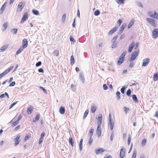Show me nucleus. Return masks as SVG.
Returning a JSON list of instances; mask_svg holds the SVG:
<instances>
[{
	"label": "nucleus",
	"mask_w": 158,
	"mask_h": 158,
	"mask_svg": "<svg viewBox=\"0 0 158 158\" xmlns=\"http://www.w3.org/2000/svg\"><path fill=\"white\" fill-rule=\"evenodd\" d=\"M126 54V52H123L122 53V54L120 56V57L123 58V59H124V56H125Z\"/></svg>",
	"instance_id": "50"
},
{
	"label": "nucleus",
	"mask_w": 158,
	"mask_h": 158,
	"mask_svg": "<svg viewBox=\"0 0 158 158\" xmlns=\"http://www.w3.org/2000/svg\"><path fill=\"white\" fill-rule=\"evenodd\" d=\"M147 142V140L146 139H143L141 143L142 146H144L145 145Z\"/></svg>",
	"instance_id": "35"
},
{
	"label": "nucleus",
	"mask_w": 158,
	"mask_h": 158,
	"mask_svg": "<svg viewBox=\"0 0 158 158\" xmlns=\"http://www.w3.org/2000/svg\"><path fill=\"white\" fill-rule=\"evenodd\" d=\"M93 142V139L92 138V137H90L89 139V145H91L92 142Z\"/></svg>",
	"instance_id": "51"
},
{
	"label": "nucleus",
	"mask_w": 158,
	"mask_h": 158,
	"mask_svg": "<svg viewBox=\"0 0 158 158\" xmlns=\"http://www.w3.org/2000/svg\"><path fill=\"white\" fill-rule=\"evenodd\" d=\"M17 31L18 29L16 28H13L11 30V31L14 34H16L17 32Z\"/></svg>",
	"instance_id": "47"
},
{
	"label": "nucleus",
	"mask_w": 158,
	"mask_h": 158,
	"mask_svg": "<svg viewBox=\"0 0 158 158\" xmlns=\"http://www.w3.org/2000/svg\"><path fill=\"white\" fill-rule=\"evenodd\" d=\"M115 1L118 4H119L123 3L124 2V0H115Z\"/></svg>",
	"instance_id": "40"
},
{
	"label": "nucleus",
	"mask_w": 158,
	"mask_h": 158,
	"mask_svg": "<svg viewBox=\"0 0 158 158\" xmlns=\"http://www.w3.org/2000/svg\"><path fill=\"white\" fill-rule=\"evenodd\" d=\"M123 110L124 111L126 114H127L128 111H129V109L126 106L123 107Z\"/></svg>",
	"instance_id": "44"
},
{
	"label": "nucleus",
	"mask_w": 158,
	"mask_h": 158,
	"mask_svg": "<svg viewBox=\"0 0 158 158\" xmlns=\"http://www.w3.org/2000/svg\"><path fill=\"white\" fill-rule=\"evenodd\" d=\"M146 20L148 21L154 27H157L156 24V20L151 18H148Z\"/></svg>",
	"instance_id": "3"
},
{
	"label": "nucleus",
	"mask_w": 158,
	"mask_h": 158,
	"mask_svg": "<svg viewBox=\"0 0 158 158\" xmlns=\"http://www.w3.org/2000/svg\"><path fill=\"white\" fill-rule=\"evenodd\" d=\"M83 141V139H80V143H79V149L81 151L82 150V142Z\"/></svg>",
	"instance_id": "21"
},
{
	"label": "nucleus",
	"mask_w": 158,
	"mask_h": 158,
	"mask_svg": "<svg viewBox=\"0 0 158 158\" xmlns=\"http://www.w3.org/2000/svg\"><path fill=\"white\" fill-rule=\"evenodd\" d=\"M105 151L102 148H100L98 149L95 150V153L96 154H100L104 152Z\"/></svg>",
	"instance_id": "12"
},
{
	"label": "nucleus",
	"mask_w": 158,
	"mask_h": 158,
	"mask_svg": "<svg viewBox=\"0 0 158 158\" xmlns=\"http://www.w3.org/2000/svg\"><path fill=\"white\" fill-rule=\"evenodd\" d=\"M102 115L101 114H99L98 115V120L100 122V123L99 124H101L102 121Z\"/></svg>",
	"instance_id": "30"
},
{
	"label": "nucleus",
	"mask_w": 158,
	"mask_h": 158,
	"mask_svg": "<svg viewBox=\"0 0 158 158\" xmlns=\"http://www.w3.org/2000/svg\"><path fill=\"white\" fill-rule=\"evenodd\" d=\"M117 38H118L117 35H116L112 39V40H111L112 43L116 42V40Z\"/></svg>",
	"instance_id": "46"
},
{
	"label": "nucleus",
	"mask_w": 158,
	"mask_h": 158,
	"mask_svg": "<svg viewBox=\"0 0 158 158\" xmlns=\"http://www.w3.org/2000/svg\"><path fill=\"white\" fill-rule=\"evenodd\" d=\"M120 94H121L120 93L119 91H117L116 93V95L117 97H118L117 100H119L120 99V98H121V97L120 96Z\"/></svg>",
	"instance_id": "31"
},
{
	"label": "nucleus",
	"mask_w": 158,
	"mask_h": 158,
	"mask_svg": "<svg viewBox=\"0 0 158 158\" xmlns=\"http://www.w3.org/2000/svg\"><path fill=\"white\" fill-rule=\"evenodd\" d=\"M153 37L156 38L158 36V29L155 28L152 32Z\"/></svg>",
	"instance_id": "6"
},
{
	"label": "nucleus",
	"mask_w": 158,
	"mask_h": 158,
	"mask_svg": "<svg viewBox=\"0 0 158 158\" xmlns=\"http://www.w3.org/2000/svg\"><path fill=\"white\" fill-rule=\"evenodd\" d=\"M148 14L150 17L158 19V13L155 12H148Z\"/></svg>",
	"instance_id": "2"
},
{
	"label": "nucleus",
	"mask_w": 158,
	"mask_h": 158,
	"mask_svg": "<svg viewBox=\"0 0 158 158\" xmlns=\"http://www.w3.org/2000/svg\"><path fill=\"white\" fill-rule=\"evenodd\" d=\"M103 88L105 90H106L108 89V87L106 84H104L103 85Z\"/></svg>",
	"instance_id": "55"
},
{
	"label": "nucleus",
	"mask_w": 158,
	"mask_h": 158,
	"mask_svg": "<svg viewBox=\"0 0 158 158\" xmlns=\"http://www.w3.org/2000/svg\"><path fill=\"white\" fill-rule=\"evenodd\" d=\"M126 24L123 23L120 27V30L119 31V34H121L123 32V30L125 29L126 27Z\"/></svg>",
	"instance_id": "19"
},
{
	"label": "nucleus",
	"mask_w": 158,
	"mask_h": 158,
	"mask_svg": "<svg viewBox=\"0 0 158 158\" xmlns=\"http://www.w3.org/2000/svg\"><path fill=\"white\" fill-rule=\"evenodd\" d=\"M133 24H134L133 21H131L129 22V24H128V28H131V26L133 25Z\"/></svg>",
	"instance_id": "37"
},
{
	"label": "nucleus",
	"mask_w": 158,
	"mask_h": 158,
	"mask_svg": "<svg viewBox=\"0 0 158 158\" xmlns=\"http://www.w3.org/2000/svg\"><path fill=\"white\" fill-rule=\"evenodd\" d=\"M97 109V107L96 106L94 105H92L91 106V112L93 113H94Z\"/></svg>",
	"instance_id": "20"
},
{
	"label": "nucleus",
	"mask_w": 158,
	"mask_h": 158,
	"mask_svg": "<svg viewBox=\"0 0 158 158\" xmlns=\"http://www.w3.org/2000/svg\"><path fill=\"white\" fill-rule=\"evenodd\" d=\"M54 55L56 56H58L59 55V51L57 50H55L54 51Z\"/></svg>",
	"instance_id": "54"
},
{
	"label": "nucleus",
	"mask_w": 158,
	"mask_h": 158,
	"mask_svg": "<svg viewBox=\"0 0 158 158\" xmlns=\"http://www.w3.org/2000/svg\"><path fill=\"white\" fill-rule=\"evenodd\" d=\"M100 126V124H99L98 125L97 130V134L98 137H100L101 134Z\"/></svg>",
	"instance_id": "11"
},
{
	"label": "nucleus",
	"mask_w": 158,
	"mask_h": 158,
	"mask_svg": "<svg viewBox=\"0 0 158 158\" xmlns=\"http://www.w3.org/2000/svg\"><path fill=\"white\" fill-rule=\"evenodd\" d=\"M126 88L125 86L123 87L121 89V91L122 94H124L125 93V89Z\"/></svg>",
	"instance_id": "45"
},
{
	"label": "nucleus",
	"mask_w": 158,
	"mask_h": 158,
	"mask_svg": "<svg viewBox=\"0 0 158 158\" xmlns=\"http://www.w3.org/2000/svg\"><path fill=\"white\" fill-rule=\"evenodd\" d=\"M131 89H128L126 92V94L128 96H129L131 95Z\"/></svg>",
	"instance_id": "48"
},
{
	"label": "nucleus",
	"mask_w": 158,
	"mask_h": 158,
	"mask_svg": "<svg viewBox=\"0 0 158 158\" xmlns=\"http://www.w3.org/2000/svg\"><path fill=\"white\" fill-rule=\"evenodd\" d=\"M24 6L25 4L23 2H20L17 8V10L19 11H21L23 9Z\"/></svg>",
	"instance_id": "5"
},
{
	"label": "nucleus",
	"mask_w": 158,
	"mask_h": 158,
	"mask_svg": "<svg viewBox=\"0 0 158 158\" xmlns=\"http://www.w3.org/2000/svg\"><path fill=\"white\" fill-rule=\"evenodd\" d=\"M13 68V66H11L7 69L3 73H1V74L2 75V77L5 76V75L7 74L8 73H9L12 69Z\"/></svg>",
	"instance_id": "4"
},
{
	"label": "nucleus",
	"mask_w": 158,
	"mask_h": 158,
	"mask_svg": "<svg viewBox=\"0 0 158 158\" xmlns=\"http://www.w3.org/2000/svg\"><path fill=\"white\" fill-rule=\"evenodd\" d=\"M111 47L113 48H114L117 47V43L116 42H112Z\"/></svg>",
	"instance_id": "42"
},
{
	"label": "nucleus",
	"mask_w": 158,
	"mask_h": 158,
	"mask_svg": "<svg viewBox=\"0 0 158 158\" xmlns=\"http://www.w3.org/2000/svg\"><path fill=\"white\" fill-rule=\"evenodd\" d=\"M24 48L22 47L20 48L16 52V54L18 55L23 50Z\"/></svg>",
	"instance_id": "29"
},
{
	"label": "nucleus",
	"mask_w": 158,
	"mask_h": 158,
	"mask_svg": "<svg viewBox=\"0 0 158 158\" xmlns=\"http://www.w3.org/2000/svg\"><path fill=\"white\" fill-rule=\"evenodd\" d=\"M109 125L110 127V128L111 130H113L114 127V122L111 121H109Z\"/></svg>",
	"instance_id": "22"
},
{
	"label": "nucleus",
	"mask_w": 158,
	"mask_h": 158,
	"mask_svg": "<svg viewBox=\"0 0 158 158\" xmlns=\"http://www.w3.org/2000/svg\"><path fill=\"white\" fill-rule=\"evenodd\" d=\"M32 12L35 15H38L39 14V12L37 10L33 9L32 10Z\"/></svg>",
	"instance_id": "32"
},
{
	"label": "nucleus",
	"mask_w": 158,
	"mask_h": 158,
	"mask_svg": "<svg viewBox=\"0 0 158 158\" xmlns=\"http://www.w3.org/2000/svg\"><path fill=\"white\" fill-rule=\"evenodd\" d=\"M150 60L148 58H146L143 60V62L142 65V66H146L149 63Z\"/></svg>",
	"instance_id": "7"
},
{
	"label": "nucleus",
	"mask_w": 158,
	"mask_h": 158,
	"mask_svg": "<svg viewBox=\"0 0 158 158\" xmlns=\"http://www.w3.org/2000/svg\"><path fill=\"white\" fill-rule=\"evenodd\" d=\"M40 116V114H37L35 117V119L33 120V122H35L37 121H38L39 119Z\"/></svg>",
	"instance_id": "27"
},
{
	"label": "nucleus",
	"mask_w": 158,
	"mask_h": 158,
	"mask_svg": "<svg viewBox=\"0 0 158 158\" xmlns=\"http://www.w3.org/2000/svg\"><path fill=\"white\" fill-rule=\"evenodd\" d=\"M15 82L13 81L10 84L9 86H14L15 85Z\"/></svg>",
	"instance_id": "58"
},
{
	"label": "nucleus",
	"mask_w": 158,
	"mask_h": 158,
	"mask_svg": "<svg viewBox=\"0 0 158 158\" xmlns=\"http://www.w3.org/2000/svg\"><path fill=\"white\" fill-rule=\"evenodd\" d=\"M42 63L41 61H39L37 62L36 64V66L37 67H38Z\"/></svg>",
	"instance_id": "59"
},
{
	"label": "nucleus",
	"mask_w": 158,
	"mask_h": 158,
	"mask_svg": "<svg viewBox=\"0 0 158 158\" xmlns=\"http://www.w3.org/2000/svg\"><path fill=\"white\" fill-rule=\"evenodd\" d=\"M136 153L137 152L136 150L135 149L134 151L132 158H135L136 155Z\"/></svg>",
	"instance_id": "41"
},
{
	"label": "nucleus",
	"mask_w": 158,
	"mask_h": 158,
	"mask_svg": "<svg viewBox=\"0 0 158 158\" xmlns=\"http://www.w3.org/2000/svg\"><path fill=\"white\" fill-rule=\"evenodd\" d=\"M19 123V122L16 121L12 123V126L13 127H15V126H16L17 124H18Z\"/></svg>",
	"instance_id": "53"
},
{
	"label": "nucleus",
	"mask_w": 158,
	"mask_h": 158,
	"mask_svg": "<svg viewBox=\"0 0 158 158\" xmlns=\"http://www.w3.org/2000/svg\"><path fill=\"white\" fill-rule=\"evenodd\" d=\"M132 98L133 100L136 102H138V101L137 98V97H136V96L134 94L132 95Z\"/></svg>",
	"instance_id": "24"
},
{
	"label": "nucleus",
	"mask_w": 158,
	"mask_h": 158,
	"mask_svg": "<svg viewBox=\"0 0 158 158\" xmlns=\"http://www.w3.org/2000/svg\"><path fill=\"white\" fill-rule=\"evenodd\" d=\"M139 52V50H136L133 53L130 60V62L133 61L136 59L138 55Z\"/></svg>",
	"instance_id": "1"
},
{
	"label": "nucleus",
	"mask_w": 158,
	"mask_h": 158,
	"mask_svg": "<svg viewBox=\"0 0 158 158\" xmlns=\"http://www.w3.org/2000/svg\"><path fill=\"white\" fill-rule=\"evenodd\" d=\"M69 143L71 144V146H73V142L72 138L71 137H69Z\"/></svg>",
	"instance_id": "38"
},
{
	"label": "nucleus",
	"mask_w": 158,
	"mask_h": 158,
	"mask_svg": "<svg viewBox=\"0 0 158 158\" xmlns=\"http://www.w3.org/2000/svg\"><path fill=\"white\" fill-rule=\"evenodd\" d=\"M18 102L17 101H16L14 102H13V103H12L11 105V106H10V108H9V109H10L11 108H12V107H13Z\"/></svg>",
	"instance_id": "52"
},
{
	"label": "nucleus",
	"mask_w": 158,
	"mask_h": 158,
	"mask_svg": "<svg viewBox=\"0 0 158 158\" xmlns=\"http://www.w3.org/2000/svg\"><path fill=\"white\" fill-rule=\"evenodd\" d=\"M65 111V108L64 107L62 106L60 107L59 109V112L61 114H64Z\"/></svg>",
	"instance_id": "18"
},
{
	"label": "nucleus",
	"mask_w": 158,
	"mask_h": 158,
	"mask_svg": "<svg viewBox=\"0 0 158 158\" xmlns=\"http://www.w3.org/2000/svg\"><path fill=\"white\" fill-rule=\"evenodd\" d=\"M43 141V138H40L39 141V144H41Z\"/></svg>",
	"instance_id": "64"
},
{
	"label": "nucleus",
	"mask_w": 158,
	"mask_h": 158,
	"mask_svg": "<svg viewBox=\"0 0 158 158\" xmlns=\"http://www.w3.org/2000/svg\"><path fill=\"white\" fill-rule=\"evenodd\" d=\"M139 44V42H137L135 44V49L136 50H139V49H137V48H138V47Z\"/></svg>",
	"instance_id": "56"
},
{
	"label": "nucleus",
	"mask_w": 158,
	"mask_h": 158,
	"mask_svg": "<svg viewBox=\"0 0 158 158\" xmlns=\"http://www.w3.org/2000/svg\"><path fill=\"white\" fill-rule=\"evenodd\" d=\"M40 89H42L44 93H47V90L46 89H45L42 86H40Z\"/></svg>",
	"instance_id": "60"
},
{
	"label": "nucleus",
	"mask_w": 158,
	"mask_h": 158,
	"mask_svg": "<svg viewBox=\"0 0 158 158\" xmlns=\"http://www.w3.org/2000/svg\"><path fill=\"white\" fill-rule=\"evenodd\" d=\"M20 135H18L17 137L14 139V141H15V146H16L18 144L20 141V139H19Z\"/></svg>",
	"instance_id": "9"
},
{
	"label": "nucleus",
	"mask_w": 158,
	"mask_h": 158,
	"mask_svg": "<svg viewBox=\"0 0 158 158\" xmlns=\"http://www.w3.org/2000/svg\"><path fill=\"white\" fill-rule=\"evenodd\" d=\"M66 18V15L65 13L64 14L62 19V22L63 23H64Z\"/></svg>",
	"instance_id": "36"
},
{
	"label": "nucleus",
	"mask_w": 158,
	"mask_h": 158,
	"mask_svg": "<svg viewBox=\"0 0 158 158\" xmlns=\"http://www.w3.org/2000/svg\"><path fill=\"white\" fill-rule=\"evenodd\" d=\"M28 18V13L25 12L23 16V17L20 23H23Z\"/></svg>",
	"instance_id": "10"
},
{
	"label": "nucleus",
	"mask_w": 158,
	"mask_h": 158,
	"mask_svg": "<svg viewBox=\"0 0 158 158\" xmlns=\"http://www.w3.org/2000/svg\"><path fill=\"white\" fill-rule=\"evenodd\" d=\"M30 137L28 135H26L25 138H24V141H26Z\"/></svg>",
	"instance_id": "57"
},
{
	"label": "nucleus",
	"mask_w": 158,
	"mask_h": 158,
	"mask_svg": "<svg viewBox=\"0 0 158 158\" xmlns=\"http://www.w3.org/2000/svg\"><path fill=\"white\" fill-rule=\"evenodd\" d=\"M28 44V41L27 39H24L22 42V47L24 48H26Z\"/></svg>",
	"instance_id": "14"
},
{
	"label": "nucleus",
	"mask_w": 158,
	"mask_h": 158,
	"mask_svg": "<svg viewBox=\"0 0 158 158\" xmlns=\"http://www.w3.org/2000/svg\"><path fill=\"white\" fill-rule=\"evenodd\" d=\"M153 78L155 81L157 80L158 79V73L154 74Z\"/></svg>",
	"instance_id": "33"
},
{
	"label": "nucleus",
	"mask_w": 158,
	"mask_h": 158,
	"mask_svg": "<svg viewBox=\"0 0 158 158\" xmlns=\"http://www.w3.org/2000/svg\"><path fill=\"white\" fill-rule=\"evenodd\" d=\"M6 7V3H4L1 8L0 12L2 13Z\"/></svg>",
	"instance_id": "25"
},
{
	"label": "nucleus",
	"mask_w": 158,
	"mask_h": 158,
	"mask_svg": "<svg viewBox=\"0 0 158 158\" xmlns=\"http://www.w3.org/2000/svg\"><path fill=\"white\" fill-rule=\"evenodd\" d=\"M117 29V27H115L111 30L108 32V34L109 35H111L115 31H116Z\"/></svg>",
	"instance_id": "16"
},
{
	"label": "nucleus",
	"mask_w": 158,
	"mask_h": 158,
	"mask_svg": "<svg viewBox=\"0 0 158 158\" xmlns=\"http://www.w3.org/2000/svg\"><path fill=\"white\" fill-rule=\"evenodd\" d=\"M94 129L91 128L90 129L89 132V135L90 137H92L93 134Z\"/></svg>",
	"instance_id": "39"
},
{
	"label": "nucleus",
	"mask_w": 158,
	"mask_h": 158,
	"mask_svg": "<svg viewBox=\"0 0 158 158\" xmlns=\"http://www.w3.org/2000/svg\"><path fill=\"white\" fill-rule=\"evenodd\" d=\"M124 61V59L119 57V60L118 61L117 64L119 65L122 64Z\"/></svg>",
	"instance_id": "23"
},
{
	"label": "nucleus",
	"mask_w": 158,
	"mask_h": 158,
	"mask_svg": "<svg viewBox=\"0 0 158 158\" xmlns=\"http://www.w3.org/2000/svg\"><path fill=\"white\" fill-rule=\"evenodd\" d=\"M70 61L71 64L72 65H73L75 62L74 59V56L73 55H72L70 57Z\"/></svg>",
	"instance_id": "26"
},
{
	"label": "nucleus",
	"mask_w": 158,
	"mask_h": 158,
	"mask_svg": "<svg viewBox=\"0 0 158 158\" xmlns=\"http://www.w3.org/2000/svg\"><path fill=\"white\" fill-rule=\"evenodd\" d=\"M135 44V42L134 41H133L132 42L131 44L129 45L128 50V52L129 53H130L131 52L132 50L133 49L134 46Z\"/></svg>",
	"instance_id": "13"
},
{
	"label": "nucleus",
	"mask_w": 158,
	"mask_h": 158,
	"mask_svg": "<svg viewBox=\"0 0 158 158\" xmlns=\"http://www.w3.org/2000/svg\"><path fill=\"white\" fill-rule=\"evenodd\" d=\"M79 79L81 81L82 83L84 84L85 82V78L84 75L82 73H79Z\"/></svg>",
	"instance_id": "15"
},
{
	"label": "nucleus",
	"mask_w": 158,
	"mask_h": 158,
	"mask_svg": "<svg viewBox=\"0 0 158 158\" xmlns=\"http://www.w3.org/2000/svg\"><path fill=\"white\" fill-rule=\"evenodd\" d=\"M126 150L124 148H122L121 149L120 153V157L121 158H123L124 157L125 154Z\"/></svg>",
	"instance_id": "8"
},
{
	"label": "nucleus",
	"mask_w": 158,
	"mask_h": 158,
	"mask_svg": "<svg viewBox=\"0 0 158 158\" xmlns=\"http://www.w3.org/2000/svg\"><path fill=\"white\" fill-rule=\"evenodd\" d=\"M137 5L138 6H139V7H143V5L141 2H138L137 3Z\"/></svg>",
	"instance_id": "61"
},
{
	"label": "nucleus",
	"mask_w": 158,
	"mask_h": 158,
	"mask_svg": "<svg viewBox=\"0 0 158 158\" xmlns=\"http://www.w3.org/2000/svg\"><path fill=\"white\" fill-rule=\"evenodd\" d=\"M100 14V11L98 10H96L94 12V14L95 16H98Z\"/></svg>",
	"instance_id": "49"
},
{
	"label": "nucleus",
	"mask_w": 158,
	"mask_h": 158,
	"mask_svg": "<svg viewBox=\"0 0 158 158\" xmlns=\"http://www.w3.org/2000/svg\"><path fill=\"white\" fill-rule=\"evenodd\" d=\"M8 48V46L7 45H4L2 47L1 49H0V52H3L6 49Z\"/></svg>",
	"instance_id": "28"
},
{
	"label": "nucleus",
	"mask_w": 158,
	"mask_h": 158,
	"mask_svg": "<svg viewBox=\"0 0 158 158\" xmlns=\"http://www.w3.org/2000/svg\"><path fill=\"white\" fill-rule=\"evenodd\" d=\"M8 23L7 22H6L3 25V26L4 27V29L3 30V31H5L6 30V29L8 27Z\"/></svg>",
	"instance_id": "34"
},
{
	"label": "nucleus",
	"mask_w": 158,
	"mask_h": 158,
	"mask_svg": "<svg viewBox=\"0 0 158 158\" xmlns=\"http://www.w3.org/2000/svg\"><path fill=\"white\" fill-rule=\"evenodd\" d=\"M114 134L113 132H112L111 134V136H110L111 140L112 141L113 140V138H114Z\"/></svg>",
	"instance_id": "62"
},
{
	"label": "nucleus",
	"mask_w": 158,
	"mask_h": 158,
	"mask_svg": "<svg viewBox=\"0 0 158 158\" xmlns=\"http://www.w3.org/2000/svg\"><path fill=\"white\" fill-rule=\"evenodd\" d=\"M88 113H89V110H87L85 111V113H84V114L83 116V118L84 119L86 117Z\"/></svg>",
	"instance_id": "43"
},
{
	"label": "nucleus",
	"mask_w": 158,
	"mask_h": 158,
	"mask_svg": "<svg viewBox=\"0 0 158 158\" xmlns=\"http://www.w3.org/2000/svg\"><path fill=\"white\" fill-rule=\"evenodd\" d=\"M33 108V107L32 106H30V107L27 108V112L28 114H30L32 113Z\"/></svg>",
	"instance_id": "17"
},
{
	"label": "nucleus",
	"mask_w": 158,
	"mask_h": 158,
	"mask_svg": "<svg viewBox=\"0 0 158 158\" xmlns=\"http://www.w3.org/2000/svg\"><path fill=\"white\" fill-rule=\"evenodd\" d=\"M122 22V21L120 19H119L117 21V23L119 24L118 26H119Z\"/></svg>",
	"instance_id": "63"
}]
</instances>
